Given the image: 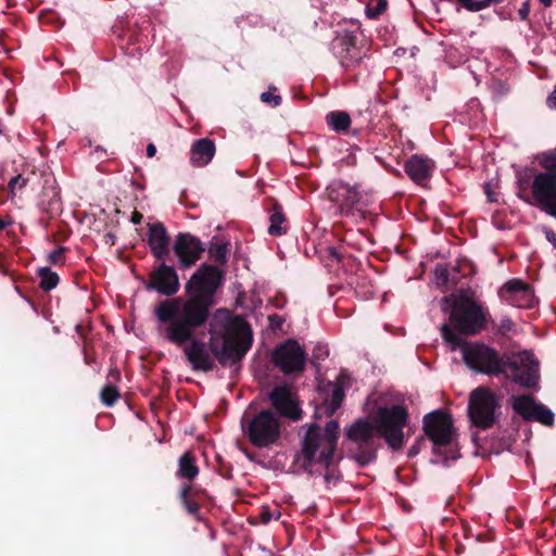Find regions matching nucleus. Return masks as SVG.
Here are the masks:
<instances>
[{"mask_svg":"<svg viewBox=\"0 0 556 556\" xmlns=\"http://www.w3.org/2000/svg\"><path fill=\"white\" fill-rule=\"evenodd\" d=\"M466 10L470 12H479L485 9L484 0H456Z\"/></svg>","mask_w":556,"mask_h":556,"instance_id":"obj_36","label":"nucleus"},{"mask_svg":"<svg viewBox=\"0 0 556 556\" xmlns=\"http://www.w3.org/2000/svg\"><path fill=\"white\" fill-rule=\"evenodd\" d=\"M301 430L304 431L301 440L302 468L311 472L314 464H320L326 469H330L334 464V454L338 447L339 422L331 419L321 429L314 421L303 425Z\"/></svg>","mask_w":556,"mask_h":556,"instance_id":"obj_3","label":"nucleus"},{"mask_svg":"<svg viewBox=\"0 0 556 556\" xmlns=\"http://www.w3.org/2000/svg\"><path fill=\"white\" fill-rule=\"evenodd\" d=\"M306 359V352L294 339H288L278 344L271 355L274 365L285 375L302 374Z\"/></svg>","mask_w":556,"mask_h":556,"instance_id":"obj_11","label":"nucleus"},{"mask_svg":"<svg viewBox=\"0 0 556 556\" xmlns=\"http://www.w3.org/2000/svg\"><path fill=\"white\" fill-rule=\"evenodd\" d=\"M441 333L452 350L462 349L463 358L470 369L490 377H503L506 374L511 355L501 354L484 343L469 344L464 338L454 332L448 324H444L441 327Z\"/></svg>","mask_w":556,"mask_h":556,"instance_id":"obj_4","label":"nucleus"},{"mask_svg":"<svg viewBox=\"0 0 556 556\" xmlns=\"http://www.w3.org/2000/svg\"><path fill=\"white\" fill-rule=\"evenodd\" d=\"M169 244L170 238L164 224L161 222L149 224L148 245L156 261H165L168 257Z\"/></svg>","mask_w":556,"mask_h":556,"instance_id":"obj_20","label":"nucleus"},{"mask_svg":"<svg viewBox=\"0 0 556 556\" xmlns=\"http://www.w3.org/2000/svg\"><path fill=\"white\" fill-rule=\"evenodd\" d=\"M511 407L516 414L527 421H538L544 426L554 425V413L533 396L522 394L511 396Z\"/></svg>","mask_w":556,"mask_h":556,"instance_id":"obj_15","label":"nucleus"},{"mask_svg":"<svg viewBox=\"0 0 556 556\" xmlns=\"http://www.w3.org/2000/svg\"><path fill=\"white\" fill-rule=\"evenodd\" d=\"M206 495L205 490L193 485L190 482H185L179 489V500L186 511L195 518L200 514V501Z\"/></svg>","mask_w":556,"mask_h":556,"instance_id":"obj_23","label":"nucleus"},{"mask_svg":"<svg viewBox=\"0 0 556 556\" xmlns=\"http://www.w3.org/2000/svg\"><path fill=\"white\" fill-rule=\"evenodd\" d=\"M215 154V143L208 138H201L192 143L190 161L195 166H204L211 162Z\"/></svg>","mask_w":556,"mask_h":556,"instance_id":"obj_25","label":"nucleus"},{"mask_svg":"<svg viewBox=\"0 0 556 556\" xmlns=\"http://www.w3.org/2000/svg\"><path fill=\"white\" fill-rule=\"evenodd\" d=\"M362 184L350 185L341 179L332 180L326 188L327 198L339 206L342 215L354 214V206L361 200Z\"/></svg>","mask_w":556,"mask_h":556,"instance_id":"obj_14","label":"nucleus"},{"mask_svg":"<svg viewBox=\"0 0 556 556\" xmlns=\"http://www.w3.org/2000/svg\"><path fill=\"white\" fill-rule=\"evenodd\" d=\"M498 296L503 302L520 308H530L535 301L530 285L520 279L507 281L500 288Z\"/></svg>","mask_w":556,"mask_h":556,"instance_id":"obj_19","label":"nucleus"},{"mask_svg":"<svg viewBox=\"0 0 556 556\" xmlns=\"http://www.w3.org/2000/svg\"><path fill=\"white\" fill-rule=\"evenodd\" d=\"M501 408V400L488 387H478L470 392L468 416L479 429H490L497 421L496 412Z\"/></svg>","mask_w":556,"mask_h":556,"instance_id":"obj_9","label":"nucleus"},{"mask_svg":"<svg viewBox=\"0 0 556 556\" xmlns=\"http://www.w3.org/2000/svg\"><path fill=\"white\" fill-rule=\"evenodd\" d=\"M517 197L523 202L534 205L532 198L531 181L527 178H521L517 181Z\"/></svg>","mask_w":556,"mask_h":556,"instance_id":"obj_34","label":"nucleus"},{"mask_svg":"<svg viewBox=\"0 0 556 556\" xmlns=\"http://www.w3.org/2000/svg\"><path fill=\"white\" fill-rule=\"evenodd\" d=\"M329 383H338L342 387L344 390L345 388H349L351 386V377L348 370L342 369L340 374L338 375L336 381H329Z\"/></svg>","mask_w":556,"mask_h":556,"instance_id":"obj_40","label":"nucleus"},{"mask_svg":"<svg viewBox=\"0 0 556 556\" xmlns=\"http://www.w3.org/2000/svg\"><path fill=\"white\" fill-rule=\"evenodd\" d=\"M160 264L149 274V280L146 283L147 290H155L165 296L175 295L180 288L179 278L176 269L167 265L165 261H159Z\"/></svg>","mask_w":556,"mask_h":556,"instance_id":"obj_17","label":"nucleus"},{"mask_svg":"<svg viewBox=\"0 0 556 556\" xmlns=\"http://www.w3.org/2000/svg\"><path fill=\"white\" fill-rule=\"evenodd\" d=\"M546 105L552 110H556V84L554 90L546 98Z\"/></svg>","mask_w":556,"mask_h":556,"instance_id":"obj_47","label":"nucleus"},{"mask_svg":"<svg viewBox=\"0 0 556 556\" xmlns=\"http://www.w3.org/2000/svg\"><path fill=\"white\" fill-rule=\"evenodd\" d=\"M375 424L359 418L345 431L350 441L349 453L362 467L368 465L377 457L378 438Z\"/></svg>","mask_w":556,"mask_h":556,"instance_id":"obj_7","label":"nucleus"},{"mask_svg":"<svg viewBox=\"0 0 556 556\" xmlns=\"http://www.w3.org/2000/svg\"><path fill=\"white\" fill-rule=\"evenodd\" d=\"M484 193H485L489 202H497L498 201V194L494 191L493 185L491 182H486L484 185Z\"/></svg>","mask_w":556,"mask_h":556,"instance_id":"obj_41","label":"nucleus"},{"mask_svg":"<svg viewBox=\"0 0 556 556\" xmlns=\"http://www.w3.org/2000/svg\"><path fill=\"white\" fill-rule=\"evenodd\" d=\"M156 153V147L153 143H149L147 147L148 157H153Z\"/></svg>","mask_w":556,"mask_h":556,"instance_id":"obj_52","label":"nucleus"},{"mask_svg":"<svg viewBox=\"0 0 556 556\" xmlns=\"http://www.w3.org/2000/svg\"><path fill=\"white\" fill-rule=\"evenodd\" d=\"M241 426L250 443L258 448L276 443L281 434V424L270 409H263L247 421L243 418Z\"/></svg>","mask_w":556,"mask_h":556,"instance_id":"obj_8","label":"nucleus"},{"mask_svg":"<svg viewBox=\"0 0 556 556\" xmlns=\"http://www.w3.org/2000/svg\"><path fill=\"white\" fill-rule=\"evenodd\" d=\"M268 400L279 417L294 422L303 418L296 396L288 386H275L268 393Z\"/></svg>","mask_w":556,"mask_h":556,"instance_id":"obj_16","label":"nucleus"},{"mask_svg":"<svg viewBox=\"0 0 556 556\" xmlns=\"http://www.w3.org/2000/svg\"><path fill=\"white\" fill-rule=\"evenodd\" d=\"M260 518H261L262 523H264V525L268 523L271 520V514H270L269 508H267V507L263 508L262 511L260 513Z\"/></svg>","mask_w":556,"mask_h":556,"instance_id":"obj_49","label":"nucleus"},{"mask_svg":"<svg viewBox=\"0 0 556 556\" xmlns=\"http://www.w3.org/2000/svg\"><path fill=\"white\" fill-rule=\"evenodd\" d=\"M224 478H229L230 477V473H229V470L226 472V473H220Z\"/></svg>","mask_w":556,"mask_h":556,"instance_id":"obj_59","label":"nucleus"},{"mask_svg":"<svg viewBox=\"0 0 556 556\" xmlns=\"http://www.w3.org/2000/svg\"><path fill=\"white\" fill-rule=\"evenodd\" d=\"M490 314L469 296H460L454 302L450 314V328L459 334L476 336L485 328Z\"/></svg>","mask_w":556,"mask_h":556,"instance_id":"obj_6","label":"nucleus"},{"mask_svg":"<svg viewBox=\"0 0 556 556\" xmlns=\"http://www.w3.org/2000/svg\"><path fill=\"white\" fill-rule=\"evenodd\" d=\"M536 160L543 169L539 174H548L556 177V148L538 154Z\"/></svg>","mask_w":556,"mask_h":556,"instance_id":"obj_29","label":"nucleus"},{"mask_svg":"<svg viewBox=\"0 0 556 556\" xmlns=\"http://www.w3.org/2000/svg\"><path fill=\"white\" fill-rule=\"evenodd\" d=\"M0 273H3V274L7 273L5 265L2 261H0Z\"/></svg>","mask_w":556,"mask_h":556,"instance_id":"obj_58","label":"nucleus"},{"mask_svg":"<svg viewBox=\"0 0 556 556\" xmlns=\"http://www.w3.org/2000/svg\"><path fill=\"white\" fill-rule=\"evenodd\" d=\"M325 396L319 406L316 407L314 418L318 419L324 414L327 417H332L340 408L345 397V391L338 383H327L324 388Z\"/></svg>","mask_w":556,"mask_h":556,"instance_id":"obj_21","label":"nucleus"},{"mask_svg":"<svg viewBox=\"0 0 556 556\" xmlns=\"http://www.w3.org/2000/svg\"><path fill=\"white\" fill-rule=\"evenodd\" d=\"M503 377L523 388L535 389L540 380L539 362L527 351L520 353L518 358L511 355Z\"/></svg>","mask_w":556,"mask_h":556,"instance_id":"obj_12","label":"nucleus"},{"mask_svg":"<svg viewBox=\"0 0 556 556\" xmlns=\"http://www.w3.org/2000/svg\"><path fill=\"white\" fill-rule=\"evenodd\" d=\"M422 429L432 442L435 455L443 456V463L459 458V452L454 445L456 429L452 416L443 409L433 410L424 416Z\"/></svg>","mask_w":556,"mask_h":556,"instance_id":"obj_5","label":"nucleus"},{"mask_svg":"<svg viewBox=\"0 0 556 556\" xmlns=\"http://www.w3.org/2000/svg\"><path fill=\"white\" fill-rule=\"evenodd\" d=\"M121 397L119 390L112 382L105 384L100 392V400L105 406H113Z\"/></svg>","mask_w":556,"mask_h":556,"instance_id":"obj_32","label":"nucleus"},{"mask_svg":"<svg viewBox=\"0 0 556 556\" xmlns=\"http://www.w3.org/2000/svg\"><path fill=\"white\" fill-rule=\"evenodd\" d=\"M141 219H142V214H140L139 212H134V213H132L131 222H132L134 224H140V223H141Z\"/></svg>","mask_w":556,"mask_h":556,"instance_id":"obj_53","label":"nucleus"},{"mask_svg":"<svg viewBox=\"0 0 556 556\" xmlns=\"http://www.w3.org/2000/svg\"><path fill=\"white\" fill-rule=\"evenodd\" d=\"M269 206L267 207V211L269 213V227L267 229V232L270 236L279 237L282 235H286L288 232V219L283 213L282 205L274 200H269Z\"/></svg>","mask_w":556,"mask_h":556,"instance_id":"obj_24","label":"nucleus"},{"mask_svg":"<svg viewBox=\"0 0 556 556\" xmlns=\"http://www.w3.org/2000/svg\"><path fill=\"white\" fill-rule=\"evenodd\" d=\"M229 245L230 243L228 241H223L218 237H213L207 249L210 258L218 265H225L228 260Z\"/></svg>","mask_w":556,"mask_h":556,"instance_id":"obj_27","label":"nucleus"},{"mask_svg":"<svg viewBox=\"0 0 556 556\" xmlns=\"http://www.w3.org/2000/svg\"><path fill=\"white\" fill-rule=\"evenodd\" d=\"M65 251H66V248L59 247L58 249H55L54 251H52L49 254V262L53 265H59V264L63 263Z\"/></svg>","mask_w":556,"mask_h":556,"instance_id":"obj_38","label":"nucleus"},{"mask_svg":"<svg viewBox=\"0 0 556 556\" xmlns=\"http://www.w3.org/2000/svg\"><path fill=\"white\" fill-rule=\"evenodd\" d=\"M434 162L418 154L410 156L404 165L405 173L416 184L424 185L430 179L434 170Z\"/></svg>","mask_w":556,"mask_h":556,"instance_id":"obj_22","label":"nucleus"},{"mask_svg":"<svg viewBox=\"0 0 556 556\" xmlns=\"http://www.w3.org/2000/svg\"><path fill=\"white\" fill-rule=\"evenodd\" d=\"M10 223L5 222L4 219L0 218V230L5 229L9 226Z\"/></svg>","mask_w":556,"mask_h":556,"instance_id":"obj_57","label":"nucleus"},{"mask_svg":"<svg viewBox=\"0 0 556 556\" xmlns=\"http://www.w3.org/2000/svg\"><path fill=\"white\" fill-rule=\"evenodd\" d=\"M424 439H420L415 445H413L408 451V456L413 457L419 453V443L422 442Z\"/></svg>","mask_w":556,"mask_h":556,"instance_id":"obj_51","label":"nucleus"},{"mask_svg":"<svg viewBox=\"0 0 556 556\" xmlns=\"http://www.w3.org/2000/svg\"><path fill=\"white\" fill-rule=\"evenodd\" d=\"M37 276L40 278L39 287L43 291L54 289L60 281L59 275L50 267H40L37 269Z\"/></svg>","mask_w":556,"mask_h":556,"instance_id":"obj_30","label":"nucleus"},{"mask_svg":"<svg viewBox=\"0 0 556 556\" xmlns=\"http://www.w3.org/2000/svg\"><path fill=\"white\" fill-rule=\"evenodd\" d=\"M491 325L492 329H495L501 334H506L507 332H510L515 327V324L508 317L502 318L498 324H496L494 320H491Z\"/></svg>","mask_w":556,"mask_h":556,"instance_id":"obj_35","label":"nucleus"},{"mask_svg":"<svg viewBox=\"0 0 556 556\" xmlns=\"http://www.w3.org/2000/svg\"><path fill=\"white\" fill-rule=\"evenodd\" d=\"M121 371L119 369L116 367V366H112L109 370V374H108V379H111L112 383L113 382H118L121 381Z\"/></svg>","mask_w":556,"mask_h":556,"instance_id":"obj_46","label":"nucleus"},{"mask_svg":"<svg viewBox=\"0 0 556 556\" xmlns=\"http://www.w3.org/2000/svg\"><path fill=\"white\" fill-rule=\"evenodd\" d=\"M388 9V0H369L366 5V15L370 20L378 18Z\"/></svg>","mask_w":556,"mask_h":556,"instance_id":"obj_33","label":"nucleus"},{"mask_svg":"<svg viewBox=\"0 0 556 556\" xmlns=\"http://www.w3.org/2000/svg\"><path fill=\"white\" fill-rule=\"evenodd\" d=\"M199 471L195 457L191 452H186L179 457L177 477L191 481L198 477Z\"/></svg>","mask_w":556,"mask_h":556,"instance_id":"obj_26","label":"nucleus"},{"mask_svg":"<svg viewBox=\"0 0 556 556\" xmlns=\"http://www.w3.org/2000/svg\"><path fill=\"white\" fill-rule=\"evenodd\" d=\"M329 253H330V255H331L333 258H336V260H338V261H341V254H340V252H339L336 248H331V249L329 250Z\"/></svg>","mask_w":556,"mask_h":556,"instance_id":"obj_54","label":"nucleus"},{"mask_svg":"<svg viewBox=\"0 0 556 556\" xmlns=\"http://www.w3.org/2000/svg\"><path fill=\"white\" fill-rule=\"evenodd\" d=\"M173 250L182 268L194 265L202 256L205 248L199 238L188 232H179L176 236Z\"/></svg>","mask_w":556,"mask_h":556,"instance_id":"obj_18","label":"nucleus"},{"mask_svg":"<svg viewBox=\"0 0 556 556\" xmlns=\"http://www.w3.org/2000/svg\"><path fill=\"white\" fill-rule=\"evenodd\" d=\"M26 184L27 178L23 177L22 175H16L10 179L8 188L11 193H14L15 188L22 189L26 186Z\"/></svg>","mask_w":556,"mask_h":556,"instance_id":"obj_37","label":"nucleus"},{"mask_svg":"<svg viewBox=\"0 0 556 556\" xmlns=\"http://www.w3.org/2000/svg\"><path fill=\"white\" fill-rule=\"evenodd\" d=\"M408 412L402 405L380 407L377 413L375 426L388 445L392 450H400L403 446V429L407 424Z\"/></svg>","mask_w":556,"mask_h":556,"instance_id":"obj_10","label":"nucleus"},{"mask_svg":"<svg viewBox=\"0 0 556 556\" xmlns=\"http://www.w3.org/2000/svg\"><path fill=\"white\" fill-rule=\"evenodd\" d=\"M115 240H116V237L114 233L112 232H108L106 235H104V242L109 245H114L115 244Z\"/></svg>","mask_w":556,"mask_h":556,"instance_id":"obj_50","label":"nucleus"},{"mask_svg":"<svg viewBox=\"0 0 556 556\" xmlns=\"http://www.w3.org/2000/svg\"><path fill=\"white\" fill-rule=\"evenodd\" d=\"M544 8H549L553 4V0H539Z\"/></svg>","mask_w":556,"mask_h":556,"instance_id":"obj_56","label":"nucleus"},{"mask_svg":"<svg viewBox=\"0 0 556 556\" xmlns=\"http://www.w3.org/2000/svg\"><path fill=\"white\" fill-rule=\"evenodd\" d=\"M543 233L545 239L556 249V232L548 227H543Z\"/></svg>","mask_w":556,"mask_h":556,"instance_id":"obj_45","label":"nucleus"},{"mask_svg":"<svg viewBox=\"0 0 556 556\" xmlns=\"http://www.w3.org/2000/svg\"><path fill=\"white\" fill-rule=\"evenodd\" d=\"M457 271L458 269L456 267H453L452 270H450L445 265H437L434 269L437 282L442 286H446L450 282L456 285L458 281Z\"/></svg>","mask_w":556,"mask_h":556,"instance_id":"obj_31","label":"nucleus"},{"mask_svg":"<svg viewBox=\"0 0 556 556\" xmlns=\"http://www.w3.org/2000/svg\"><path fill=\"white\" fill-rule=\"evenodd\" d=\"M328 125L336 131H345L351 126V117L344 111H332L326 116Z\"/></svg>","mask_w":556,"mask_h":556,"instance_id":"obj_28","label":"nucleus"},{"mask_svg":"<svg viewBox=\"0 0 556 556\" xmlns=\"http://www.w3.org/2000/svg\"><path fill=\"white\" fill-rule=\"evenodd\" d=\"M370 47L371 43L359 23L351 22L338 30L333 41L334 54L345 73L355 83L365 80L374 67L369 53Z\"/></svg>","mask_w":556,"mask_h":556,"instance_id":"obj_2","label":"nucleus"},{"mask_svg":"<svg viewBox=\"0 0 556 556\" xmlns=\"http://www.w3.org/2000/svg\"><path fill=\"white\" fill-rule=\"evenodd\" d=\"M261 100L264 103L270 104L274 108L280 105L282 101L280 96H275L270 91L263 92L261 94Z\"/></svg>","mask_w":556,"mask_h":556,"instance_id":"obj_39","label":"nucleus"},{"mask_svg":"<svg viewBox=\"0 0 556 556\" xmlns=\"http://www.w3.org/2000/svg\"><path fill=\"white\" fill-rule=\"evenodd\" d=\"M530 13V1L527 0L522 3L521 8L518 10V14L521 21H528Z\"/></svg>","mask_w":556,"mask_h":556,"instance_id":"obj_44","label":"nucleus"},{"mask_svg":"<svg viewBox=\"0 0 556 556\" xmlns=\"http://www.w3.org/2000/svg\"><path fill=\"white\" fill-rule=\"evenodd\" d=\"M268 319H269L270 326L273 328H280L282 323H283V319L280 316L276 315V314L270 315L268 317Z\"/></svg>","mask_w":556,"mask_h":556,"instance_id":"obj_48","label":"nucleus"},{"mask_svg":"<svg viewBox=\"0 0 556 556\" xmlns=\"http://www.w3.org/2000/svg\"><path fill=\"white\" fill-rule=\"evenodd\" d=\"M328 356V349L326 346L318 345L313 350V361H323Z\"/></svg>","mask_w":556,"mask_h":556,"instance_id":"obj_43","label":"nucleus"},{"mask_svg":"<svg viewBox=\"0 0 556 556\" xmlns=\"http://www.w3.org/2000/svg\"><path fill=\"white\" fill-rule=\"evenodd\" d=\"M222 279L223 271L218 267L203 264L186 283L187 300L165 299L153 309L160 338L181 348L194 371H212L216 367L215 359L223 367L236 366L253 343L248 321L222 308L215 312L210 325L208 349L195 338L197 329L207 323L216 304L215 294Z\"/></svg>","mask_w":556,"mask_h":556,"instance_id":"obj_1","label":"nucleus"},{"mask_svg":"<svg viewBox=\"0 0 556 556\" xmlns=\"http://www.w3.org/2000/svg\"><path fill=\"white\" fill-rule=\"evenodd\" d=\"M531 189L534 206L556 219V177L536 173Z\"/></svg>","mask_w":556,"mask_h":556,"instance_id":"obj_13","label":"nucleus"},{"mask_svg":"<svg viewBox=\"0 0 556 556\" xmlns=\"http://www.w3.org/2000/svg\"><path fill=\"white\" fill-rule=\"evenodd\" d=\"M504 0H484V3H485V8H489L492 4H497V3H501Z\"/></svg>","mask_w":556,"mask_h":556,"instance_id":"obj_55","label":"nucleus"},{"mask_svg":"<svg viewBox=\"0 0 556 556\" xmlns=\"http://www.w3.org/2000/svg\"><path fill=\"white\" fill-rule=\"evenodd\" d=\"M128 34H129V37H128L129 43L136 45V43H142L143 42L144 35H143L142 30L134 31L131 29H128Z\"/></svg>","mask_w":556,"mask_h":556,"instance_id":"obj_42","label":"nucleus"}]
</instances>
